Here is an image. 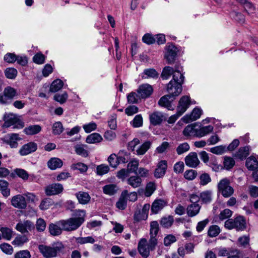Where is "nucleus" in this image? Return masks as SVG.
I'll list each match as a JSON object with an SVG mask.
<instances>
[{
	"label": "nucleus",
	"mask_w": 258,
	"mask_h": 258,
	"mask_svg": "<svg viewBox=\"0 0 258 258\" xmlns=\"http://www.w3.org/2000/svg\"><path fill=\"white\" fill-rule=\"evenodd\" d=\"M76 217L70 218L67 220H62L58 222L63 230L67 231H74L78 229L84 222L86 212L82 210L75 211Z\"/></svg>",
	"instance_id": "f257e3e1"
},
{
	"label": "nucleus",
	"mask_w": 258,
	"mask_h": 258,
	"mask_svg": "<svg viewBox=\"0 0 258 258\" xmlns=\"http://www.w3.org/2000/svg\"><path fill=\"white\" fill-rule=\"evenodd\" d=\"M225 227L229 230L236 229L238 231H242L246 228V222L244 218L239 216L234 219H229L225 222Z\"/></svg>",
	"instance_id": "f03ea898"
},
{
	"label": "nucleus",
	"mask_w": 258,
	"mask_h": 258,
	"mask_svg": "<svg viewBox=\"0 0 258 258\" xmlns=\"http://www.w3.org/2000/svg\"><path fill=\"white\" fill-rule=\"evenodd\" d=\"M17 95V90L15 88L7 86L4 89L3 92L0 93V104H10Z\"/></svg>",
	"instance_id": "7ed1b4c3"
},
{
	"label": "nucleus",
	"mask_w": 258,
	"mask_h": 258,
	"mask_svg": "<svg viewBox=\"0 0 258 258\" xmlns=\"http://www.w3.org/2000/svg\"><path fill=\"white\" fill-rule=\"evenodd\" d=\"M63 248L61 244L60 246H52L41 244L39 245L38 249L40 252L45 258H53L57 256L58 252Z\"/></svg>",
	"instance_id": "20e7f679"
},
{
	"label": "nucleus",
	"mask_w": 258,
	"mask_h": 258,
	"mask_svg": "<svg viewBox=\"0 0 258 258\" xmlns=\"http://www.w3.org/2000/svg\"><path fill=\"white\" fill-rule=\"evenodd\" d=\"M218 192L220 193L224 198H229L234 193L233 188L230 185V181L227 178L220 180L217 184Z\"/></svg>",
	"instance_id": "39448f33"
},
{
	"label": "nucleus",
	"mask_w": 258,
	"mask_h": 258,
	"mask_svg": "<svg viewBox=\"0 0 258 258\" xmlns=\"http://www.w3.org/2000/svg\"><path fill=\"white\" fill-rule=\"evenodd\" d=\"M157 242H154V243H151V240H149V243L145 238H142L138 244V250L139 253L142 256L147 257L149 254L151 250H153Z\"/></svg>",
	"instance_id": "423d86ee"
},
{
	"label": "nucleus",
	"mask_w": 258,
	"mask_h": 258,
	"mask_svg": "<svg viewBox=\"0 0 258 258\" xmlns=\"http://www.w3.org/2000/svg\"><path fill=\"white\" fill-rule=\"evenodd\" d=\"M4 120L5 121L4 126L6 127L14 125V128H22L24 126V122L13 113L6 114L4 116Z\"/></svg>",
	"instance_id": "0eeeda50"
},
{
	"label": "nucleus",
	"mask_w": 258,
	"mask_h": 258,
	"mask_svg": "<svg viewBox=\"0 0 258 258\" xmlns=\"http://www.w3.org/2000/svg\"><path fill=\"white\" fill-rule=\"evenodd\" d=\"M202 112L203 111L201 108L195 107L190 114H187L183 116L181 118L180 121H182L185 123H187L195 121L201 117Z\"/></svg>",
	"instance_id": "6e6552de"
},
{
	"label": "nucleus",
	"mask_w": 258,
	"mask_h": 258,
	"mask_svg": "<svg viewBox=\"0 0 258 258\" xmlns=\"http://www.w3.org/2000/svg\"><path fill=\"white\" fill-rule=\"evenodd\" d=\"M165 57L168 63H172L175 60L177 55V48L172 43H168L165 48Z\"/></svg>",
	"instance_id": "1a4fd4ad"
},
{
	"label": "nucleus",
	"mask_w": 258,
	"mask_h": 258,
	"mask_svg": "<svg viewBox=\"0 0 258 258\" xmlns=\"http://www.w3.org/2000/svg\"><path fill=\"white\" fill-rule=\"evenodd\" d=\"M34 228L33 223L29 220L20 221L16 226V229L22 233H28Z\"/></svg>",
	"instance_id": "9d476101"
},
{
	"label": "nucleus",
	"mask_w": 258,
	"mask_h": 258,
	"mask_svg": "<svg viewBox=\"0 0 258 258\" xmlns=\"http://www.w3.org/2000/svg\"><path fill=\"white\" fill-rule=\"evenodd\" d=\"M63 187L58 183H54L48 185L45 187V192L46 195L50 196L58 195L62 192Z\"/></svg>",
	"instance_id": "9b49d317"
},
{
	"label": "nucleus",
	"mask_w": 258,
	"mask_h": 258,
	"mask_svg": "<svg viewBox=\"0 0 258 258\" xmlns=\"http://www.w3.org/2000/svg\"><path fill=\"white\" fill-rule=\"evenodd\" d=\"M175 99V97L169 94V95L162 97L158 101L160 106L167 108L168 110H173L175 106L173 105L171 102Z\"/></svg>",
	"instance_id": "f8f14e48"
},
{
	"label": "nucleus",
	"mask_w": 258,
	"mask_h": 258,
	"mask_svg": "<svg viewBox=\"0 0 258 258\" xmlns=\"http://www.w3.org/2000/svg\"><path fill=\"white\" fill-rule=\"evenodd\" d=\"M11 204L15 208L24 209L27 207L25 198L22 195L14 196L11 200Z\"/></svg>",
	"instance_id": "ddd939ff"
},
{
	"label": "nucleus",
	"mask_w": 258,
	"mask_h": 258,
	"mask_svg": "<svg viewBox=\"0 0 258 258\" xmlns=\"http://www.w3.org/2000/svg\"><path fill=\"white\" fill-rule=\"evenodd\" d=\"M153 89L149 84H143L139 86L137 89V93L142 99L149 97L153 93Z\"/></svg>",
	"instance_id": "4468645a"
},
{
	"label": "nucleus",
	"mask_w": 258,
	"mask_h": 258,
	"mask_svg": "<svg viewBox=\"0 0 258 258\" xmlns=\"http://www.w3.org/2000/svg\"><path fill=\"white\" fill-rule=\"evenodd\" d=\"M190 104L189 97L184 96L178 101V116L182 114L188 108Z\"/></svg>",
	"instance_id": "2eb2a0df"
},
{
	"label": "nucleus",
	"mask_w": 258,
	"mask_h": 258,
	"mask_svg": "<svg viewBox=\"0 0 258 258\" xmlns=\"http://www.w3.org/2000/svg\"><path fill=\"white\" fill-rule=\"evenodd\" d=\"M37 149V144L34 142H31L24 145L20 149L19 153L22 156H26L35 152Z\"/></svg>",
	"instance_id": "dca6fc26"
},
{
	"label": "nucleus",
	"mask_w": 258,
	"mask_h": 258,
	"mask_svg": "<svg viewBox=\"0 0 258 258\" xmlns=\"http://www.w3.org/2000/svg\"><path fill=\"white\" fill-rule=\"evenodd\" d=\"M149 119L151 123L154 125L160 124L165 120L166 118L164 114L159 111H155L149 115Z\"/></svg>",
	"instance_id": "f3484780"
},
{
	"label": "nucleus",
	"mask_w": 258,
	"mask_h": 258,
	"mask_svg": "<svg viewBox=\"0 0 258 258\" xmlns=\"http://www.w3.org/2000/svg\"><path fill=\"white\" fill-rule=\"evenodd\" d=\"M185 162L187 166L195 168L200 163L198 155L196 153L192 152L189 153L185 158Z\"/></svg>",
	"instance_id": "a211bd4d"
},
{
	"label": "nucleus",
	"mask_w": 258,
	"mask_h": 258,
	"mask_svg": "<svg viewBox=\"0 0 258 258\" xmlns=\"http://www.w3.org/2000/svg\"><path fill=\"white\" fill-rule=\"evenodd\" d=\"M167 167V162L165 160L160 161L154 172V175L157 178L162 177L165 173Z\"/></svg>",
	"instance_id": "6ab92c4d"
},
{
	"label": "nucleus",
	"mask_w": 258,
	"mask_h": 258,
	"mask_svg": "<svg viewBox=\"0 0 258 258\" xmlns=\"http://www.w3.org/2000/svg\"><path fill=\"white\" fill-rule=\"evenodd\" d=\"M167 90L172 97H176L177 95V80L175 75H173V79L167 84Z\"/></svg>",
	"instance_id": "aec40b11"
},
{
	"label": "nucleus",
	"mask_w": 258,
	"mask_h": 258,
	"mask_svg": "<svg viewBox=\"0 0 258 258\" xmlns=\"http://www.w3.org/2000/svg\"><path fill=\"white\" fill-rule=\"evenodd\" d=\"M198 126L197 123L187 125L183 131V135L185 137H197V127Z\"/></svg>",
	"instance_id": "412c9836"
},
{
	"label": "nucleus",
	"mask_w": 258,
	"mask_h": 258,
	"mask_svg": "<svg viewBox=\"0 0 258 258\" xmlns=\"http://www.w3.org/2000/svg\"><path fill=\"white\" fill-rule=\"evenodd\" d=\"M213 131V126L212 125H207L201 126L198 124L197 127V137L201 138L206 136Z\"/></svg>",
	"instance_id": "4be33fe9"
},
{
	"label": "nucleus",
	"mask_w": 258,
	"mask_h": 258,
	"mask_svg": "<svg viewBox=\"0 0 258 258\" xmlns=\"http://www.w3.org/2000/svg\"><path fill=\"white\" fill-rule=\"evenodd\" d=\"M159 231V224L156 221H152L150 224V239L151 240V243H154V242H157V239L156 236H157Z\"/></svg>",
	"instance_id": "5701e85b"
},
{
	"label": "nucleus",
	"mask_w": 258,
	"mask_h": 258,
	"mask_svg": "<svg viewBox=\"0 0 258 258\" xmlns=\"http://www.w3.org/2000/svg\"><path fill=\"white\" fill-rule=\"evenodd\" d=\"M166 205L167 202L165 200H156L152 204L151 211L153 213L157 214Z\"/></svg>",
	"instance_id": "b1692460"
},
{
	"label": "nucleus",
	"mask_w": 258,
	"mask_h": 258,
	"mask_svg": "<svg viewBox=\"0 0 258 258\" xmlns=\"http://www.w3.org/2000/svg\"><path fill=\"white\" fill-rule=\"evenodd\" d=\"M127 190H124L121 192L120 197L116 204V207L120 210H124L127 206Z\"/></svg>",
	"instance_id": "393cba45"
},
{
	"label": "nucleus",
	"mask_w": 258,
	"mask_h": 258,
	"mask_svg": "<svg viewBox=\"0 0 258 258\" xmlns=\"http://www.w3.org/2000/svg\"><path fill=\"white\" fill-rule=\"evenodd\" d=\"M142 182L141 178L137 175L132 176L127 179V184L134 188L141 186Z\"/></svg>",
	"instance_id": "a878e982"
},
{
	"label": "nucleus",
	"mask_w": 258,
	"mask_h": 258,
	"mask_svg": "<svg viewBox=\"0 0 258 258\" xmlns=\"http://www.w3.org/2000/svg\"><path fill=\"white\" fill-rule=\"evenodd\" d=\"M63 165L61 160L58 158H51L47 162V166L51 170L60 168Z\"/></svg>",
	"instance_id": "bb28decb"
},
{
	"label": "nucleus",
	"mask_w": 258,
	"mask_h": 258,
	"mask_svg": "<svg viewBox=\"0 0 258 258\" xmlns=\"http://www.w3.org/2000/svg\"><path fill=\"white\" fill-rule=\"evenodd\" d=\"M103 140L102 136L98 133H93L88 136L86 142L88 144H97Z\"/></svg>",
	"instance_id": "cd10ccee"
},
{
	"label": "nucleus",
	"mask_w": 258,
	"mask_h": 258,
	"mask_svg": "<svg viewBox=\"0 0 258 258\" xmlns=\"http://www.w3.org/2000/svg\"><path fill=\"white\" fill-rule=\"evenodd\" d=\"M21 138L17 134H8L7 136V143L10 145L12 148H16L18 146L17 141Z\"/></svg>",
	"instance_id": "c85d7f7f"
},
{
	"label": "nucleus",
	"mask_w": 258,
	"mask_h": 258,
	"mask_svg": "<svg viewBox=\"0 0 258 258\" xmlns=\"http://www.w3.org/2000/svg\"><path fill=\"white\" fill-rule=\"evenodd\" d=\"M76 196L79 203L83 205L88 203L91 198L87 192L84 191H79L76 194Z\"/></svg>",
	"instance_id": "c756f323"
},
{
	"label": "nucleus",
	"mask_w": 258,
	"mask_h": 258,
	"mask_svg": "<svg viewBox=\"0 0 258 258\" xmlns=\"http://www.w3.org/2000/svg\"><path fill=\"white\" fill-rule=\"evenodd\" d=\"M201 207L198 204H191L187 208V213L189 217L197 215L200 212Z\"/></svg>",
	"instance_id": "7c9ffc66"
},
{
	"label": "nucleus",
	"mask_w": 258,
	"mask_h": 258,
	"mask_svg": "<svg viewBox=\"0 0 258 258\" xmlns=\"http://www.w3.org/2000/svg\"><path fill=\"white\" fill-rule=\"evenodd\" d=\"M62 227L61 225L58 224V222L56 224L51 223L49 225V230L50 233L53 236H58L61 234Z\"/></svg>",
	"instance_id": "2f4dec72"
},
{
	"label": "nucleus",
	"mask_w": 258,
	"mask_h": 258,
	"mask_svg": "<svg viewBox=\"0 0 258 258\" xmlns=\"http://www.w3.org/2000/svg\"><path fill=\"white\" fill-rule=\"evenodd\" d=\"M28 241V238L26 235H18L12 241V244L15 246L20 247Z\"/></svg>",
	"instance_id": "473e14b6"
},
{
	"label": "nucleus",
	"mask_w": 258,
	"mask_h": 258,
	"mask_svg": "<svg viewBox=\"0 0 258 258\" xmlns=\"http://www.w3.org/2000/svg\"><path fill=\"white\" fill-rule=\"evenodd\" d=\"M246 166L249 170L254 171L258 166V161L253 156L248 158L246 161Z\"/></svg>",
	"instance_id": "72a5a7b5"
},
{
	"label": "nucleus",
	"mask_w": 258,
	"mask_h": 258,
	"mask_svg": "<svg viewBox=\"0 0 258 258\" xmlns=\"http://www.w3.org/2000/svg\"><path fill=\"white\" fill-rule=\"evenodd\" d=\"M151 144L152 143L150 141H146L144 142L136 150V154L139 156L144 155L150 148Z\"/></svg>",
	"instance_id": "f704fd0d"
},
{
	"label": "nucleus",
	"mask_w": 258,
	"mask_h": 258,
	"mask_svg": "<svg viewBox=\"0 0 258 258\" xmlns=\"http://www.w3.org/2000/svg\"><path fill=\"white\" fill-rule=\"evenodd\" d=\"M200 199L204 204H208L212 201V191L205 190L200 194Z\"/></svg>",
	"instance_id": "c9c22d12"
},
{
	"label": "nucleus",
	"mask_w": 258,
	"mask_h": 258,
	"mask_svg": "<svg viewBox=\"0 0 258 258\" xmlns=\"http://www.w3.org/2000/svg\"><path fill=\"white\" fill-rule=\"evenodd\" d=\"M41 130V127L39 125H32L26 127L24 131L26 134L33 135L39 133Z\"/></svg>",
	"instance_id": "e433bc0d"
},
{
	"label": "nucleus",
	"mask_w": 258,
	"mask_h": 258,
	"mask_svg": "<svg viewBox=\"0 0 258 258\" xmlns=\"http://www.w3.org/2000/svg\"><path fill=\"white\" fill-rule=\"evenodd\" d=\"M117 155L119 163H126L131 158L130 153L124 150L119 151Z\"/></svg>",
	"instance_id": "4c0bfd02"
},
{
	"label": "nucleus",
	"mask_w": 258,
	"mask_h": 258,
	"mask_svg": "<svg viewBox=\"0 0 258 258\" xmlns=\"http://www.w3.org/2000/svg\"><path fill=\"white\" fill-rule=\"evenodd\" d=\"M63 85V82L60 79L55 80L51 83L49 91L51 92H56L60 90Z\"/></svg>",
	"instance_id": "58836bf2"
},
{
	"label": "nucleus",
	"mask_w": 258,
	"mask_h": 258,
	"mask_svg": "<svg viewBox=\"0 0 258 258\" xmlns=\"http://www.w3.org/2000/svg\"><path fill=\"white\" fill-rule=\"evenodd\" d=\"M249 147L247 146L239 148L235 157L240 160L245 159L249 155Z\"/></svg>",
	"instance_id": "ea45409f"
},
{
	"label": "nucleus",
	"mask_w": 258,
	"mask_h": 258,
	"mask_svg": "<svg viewBox=\"0 0 258 258\" xmlns=\"http://www.w3.org/2000/svg\"><path fill=\"white\" fill-rule=\"evenodd\" d=\"M103 190L104 194L112 196L117 192V187L115 184H107L103 186Z\"/></svg>",
	"instance_id": "a19ab883"
},
{
	"label": "nucleus",
	"mask_w": 258,
	"mask_h": 258,
	"mask_svg": "<svg viewBox=\"0 0 258 258\" xmlns=\"http://www.w3.org/2000/svg\"><path fill=\"white\" fill-rule=\"evenodd\" d=\"M0 190L3 195L8 197L10 195V190L8 188V183L4 180H0Z\"/></svg>",
	"instance_id": "79ce46f5"
},
{
	"label": "nucleus",
	"mask_w": 258,
	"mask_h": 258,
	"mask_svg": "<svg viewBox=\"0 0 258 258\" xmlns=\"http://www.w3.org/2000/svg\"><path fill=\"white\" fill-rule=\"evenodd\" d=\"M127 101L131 104H136L139 103V100L142 99L140 94L136 92H132L129 93L127 96Z\"/></svg>",
	"instance_id": "37998d69"
},
{
	"label": "nucleus",
	"mask_w": 258,
	"mask_h": 258,
	"mask_svg": "<svg viewBox=\"0 0 258 258\" xmlns=\"http://www.w3.org/2000/svg\"><path fill=\"white\" fill-rule=\"evenodd\" d=\"M87 146L85 145H77L75 147L76 153L83 157H86L88 155V152L86 149Z\"/></svg>",
	"instance_id": "c03bdc74"
},
{
	"label": "nucleus",
	"mask_w": 258,
	"mask_h": 258,
	"mask_svg": "<svg viewBox=\"0 0 258 258\" xmlns=\"http://www.w3.org/2000/svg\"><path fill=\"white\" fill-rule=\"evenodd\" d=\"M107 161L109 165L112 168H116L119 165V162L117 155L115 154H111L108 158Z\"/></svg>",
	"instance_id": "a18cd8bd"
},
{
	"label": "nucleus",
	"mask_w": 258,
	"mask_h": 258,
	"mask_svg": "<svg viewBox=\"0 0 258 258\" xmlns=\"http://www.w3.org/2000/svg\"><path fill=\"white\" fill-rule=\"evenodd\" d=\"M174 221L173 218L171 216L163 217L160 221L161 225L164 228H169L173 224Z\"/></svg>",
	"instance_id": "49530a36"
},
{
	"label": "nucleus",
	"mask_w": 258,
	"mask_h": 258,
	"mask_svg": "<svg viewBox=\"0 0 258 258\" xmlns=\"http://www.w3.org/2000/svg\"><path fill=\"white\" fill-rule=\"evenodd\" d=\"M71 168L72 170H78L80 171L81 173H85L88 170V166L81 162H78L77 163L73 164L71 166Z\"/></svg>",
	"instance_id": "de8ad7c7"
},
{
	"label": "nucleus",
	"mask_w": 258,
	"mask_h": 258,
	"mask_svg": "<svg viewBox=\"0 0 258 258\" xmlns=\"http://www.w3.org/2000/svg\"><path fill=\"white\" fill-rule=\"evenodd\" d=\"M131 125L134 127H140L143 125V119L141 114L136 115L132 121H131Z\"/></svg>",
	"instance_id": "09e8293b"
},
{
	"label": "nucleus",
	"mask_w": 258,
	"mask_h": 258,
	"mask_svg": "<svg viewBox=\"0 0 258 258\" xmlns=\"http://www.w3.org/2000/svg\"><path fill=\"white\" fill-rule=\"evenodd\" d=\"M174 71L173 69L170 67H165L161 74V77L163 80H167L173 74Z\"/></svg>",
	"instance_id": "8fccbe9b"
},
{
	"label": "nucleus",
	"mask_w": 258,
	"mask_h": 258,
	"mask_svg": "<svg viewBox=\"0 0 258 258\" xmlns=\"http://www.w3.org/2000/svg\"><path fill=\"white\" fill-rule=\"evenodd\" d=\"M68 98V95L67 92H64L62 94H56L53 99L55 101L59 102L60 104H63L66 102Z\"/></svg>",
	"instance_id": "3c124183"
},
{
	"label": "nucleus",
	"mask_w": 258,
	"mask_h": 258,
	"mask_svg": "<svg viewBox=\"0 0 258 258\" xmlns=\"http://www.w3.org/2000/svg\"><path fill=\"white\" fill-rule=\"evenodd\" d=\"M227 151L226 147L223 145L216 146L210 148V151L215 154L222 155Z\"/></svg>",
	"instance_id": "603ef678"
},
{
	"label": "nucleus",
	"mask_w": 258,
	"mask_h": 258,
	"mask_svg": "<svg viewBox=\"0 0 258 258\" xmlns=\"http://www.w3.org/2000/svg\"><path fill=\"white\" fill-rule=\"evenodd\" d=\"M76 241L80 244H84L86 243H93L95 242V239L92 236L77 237L76 238Z\"/></svg>",
	"instance_id": "864d4df0"
},
{
	"label": "nucleus",
	"mask_w": 258,
	"mask_h": 258,
	"mask_svg": "<svg viewBox=\"0 0 258 258\" xmlns=\"http://www.w3.org/2000/svg\"><path fill=\"white\" fill-rule=\"evenodd\" d=\"M0 231L4 238L8 240L11 239L13 232L12 229L8 228L2 227L1 228Z\"/></svg>",
	"instance_id": "5fc2aeb1"
},
{
	"label": "nucleus",
	"mask_w": 258,
	"mask_h": 258,
	"mask_svg": "<svg viewBox=\"0 0 258 258\" xmlns=\"http://www.w3.org/2000/svg\"><path fill=\"white\" fill-rule=\"evenodd\" d=\"M139 166V160L134 159L127 164V170L129 172H136Z\"/></svg>",
	"instance_id": "6e6d98bb"
},
{
	"label": "nucleus",
	"mask_w": 258,
	"mask_h": 258,
	"mask_svg": "<svg viewBox=\"0 0 258 258\" xmlns=\"http://www.w3.org/2000/svg\"><path fill=\"white\" fill-rule=\"evenodd\" d=\"M220 229L217 225H212L210 227L208 233V235L211 237L217 236L220 233Z\"/></svg>",
	"instance_id": "4d7b16f0"
},
{
	"label": "nucleus",
	"mask_w": 258,
	"mask_h": 258,
	"mask_svg": "<svg viewBox=\"0 0 258 258\" xmlns=\"http://www.w3.org/2000/svg\"><path fill=\"white\" fill-rule=\"evenodd\" d=\"M109 170V167L108 165L101 164L96 167V173L98 175H102L106 174Z\"/></svg>",
	"instance_id": "13d9d810"
},
{
	"label": "nucleus",
	"mask_w": 258,
	"mask_h": 258,
	"mask_svg": "<svg viewBox=\"0 0 258 258\" xmlns=\"http://www.w3.org/2000/svg\"><path fill=\"white\" fill-rule=\"evenodd\" d=\"M5 75L8 79H14L17 75V70L14 68H7L5 70Z\"/></svg>",
	"instance_id": "bf43d9fd"
},
{
	"label": "nucleus",
	"mask_w": 258,
	"mask_h": 258,
	"mask_svg": "<svg viewBox=\"0 0 258 258\" xmlns=\"http://www.w3.org/2000/svg\"><path fill=\"white\" fill-rule=\"evenodd\" d=\"M53 202L51 199L46 198L42 200L39 205V208L42 210H45L52 205Z\"/></svg>",
	"instance_id": "052dcab7"
},
{
	"label": "nucleus",
	"mask_w": 258,
	"mask_h": 258,
	"mask_svg": "<svg viewBox=\"0 0 258 258\" xmlns=\"http://www.w3.org/2000/svg\"><path fill=\"white\" fill-rule=\"evenodd\" d=\"M46 223L43 219L40 218L37 219L36 223V227L38 231H44L46 228Z\"/></svg>",
	"instance_id": "680f3d73"
},
{
	"label": "nucleus",
	"mask_w": 258,
	"mask_h": 258,
	"mask_svg": "<svg viewBox=\"0 0 258 258\" xmlns=\"http://www.w3.org/2000/svg\"><path fill=\"white\" fill-rule=\"evenodd\" d=\"M214 250L219 256H227L230 252V248L227 249L223 247H216Z\"/></svg>",
	"instance_id": "e2e57ef3"
},
{
	"label": "nucleus",
	"mask_w": 258,
	"mask_h": 258,
	"mask_svg": "<svg viewBox=\"0 0 258 258\" xmlns=\"http://www.w3.org/2000/svg\"><path fill=\"white\" fill-rule=\"evenodd\" d=\"M31 255L28 250H21L17 252L15 255V258H31Z\"/></svg>",
	"instance_id": "0e129e2a"
},
{
	"label": "nucleus",
	"mask_w": 258,
	"mask_h": 258,
	"mask_svg": "<svg viewBox=\"0 0 258 258\" xmlns=\"http://www.w3.org/2000/svg\"><path fill=\"white\" fill-rule=\"evenodd\" d=\"M63 130L62 124L60 121L56 122L53 124L52 132L54 135L60 134Z\"/></svg>",
	"instance_id": "69168bd1"
},
{
	"label": "nucleus",
	"mask_w": 258,
	"mask_h": 258,
	"mask_svg": "<svg viewBox=\"0 0 258 258\" xmlns=\"http://www.w3.org/2000/svg\"><path fill=\"white\" fill-rule=\"evenodd\" d=\"M142 41L148 44H152L156 42V38H155V36H153L150 34H146L142 37Z\"/></svg>",
	"instance_id": "338daca9"
},
{
	"label": "nucleus",
	"mask_w": 258,
	"mask_h": 258,
	"mask_svg": "<svg viewBox=\"0 0 258 258\" xmlns=\"http://www.w3.org/2000/svg\"><path fill=\"white\" fill-rule=\"evenodd\" d=\"M15 173L18 176L24 180H27L29 178V174L24 169L17 168L15 170Z\"/></svg>",
	"instance_id": "774afa93"
}]
</instances>
